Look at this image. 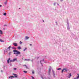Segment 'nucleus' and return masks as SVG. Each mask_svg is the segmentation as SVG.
<instances>
[{"mask_svg": "<svg viewBox=\"0 0 79 79\" xmlns=\"http://www.w3.org/2000/svg\"><path fill=\"white\" fill-rule=\"evenodd\" d=\"M13 52H15L14 53V54H15L16 56H18V55H21V52L19 51H18L16 50H14Z\"/></svg>", "mask_w": 79, "mask_h": 79, "instance_id": "obj_1", "label": "nucleus"}, {"mask_svg": "<svg viewBox=\"0 0 79 79\" xmlns=\"http://www.w3.org/2000/svg\"><path fill=\"white\" fill-rule=\"evenodd\" d=\"M64 70H65L64 72H66V71H67V70L66 69H63L61 71L62 73H63Z\"/></svg>", "mask_w": 79, "mask_h": 79, "instance_id": "obj_2", "label": "nucleus"}, {"mask_svg": "<svg viewBox=\"0 0 79 79\" xmlns=\"http://www.w3.org/2000/svg\"><path fill=\"white\" fill-rule=\"evenodd\" d=\"M51 71V69L50 68H49L48 70V74L49 75H50V72Z\"/></svg>", "mask_w": 79, "mask_h": 79, "instance_id": "obj_3", "label": "nucleus"}, {"mask_svg": "<svg viewBox=\"0 0 79 79\" xmlns=\"http://www.w3.org/2000/svg\"><path fill=\"white\" fill-rule=\"evenodd\" d=\"M15 61H17V58H15L13 59V62H14Z\"/></svg>", "mask_w": 79, "mask_h": 79, "instance_id": "obj_4", "label": "nucleus"}, {"mask_svg": "<svg viewBox=\"0 0 79 79\" xmlns=\"http://www.w3.org/2000/svg\"><path fill=\"white\" fill-rule=\"evenodd\" d=\"M13 75H14L15 77H18V75L16 74H13Z\"/></svg>", "mask_w": 79, "mask_h": 79, "instance_id": "obj_5", "label": "nucleus"}, {"mask_svg": "<svg viewBox=\"0 0 79 79\" xmlns=\"http://www.w3.org/2000/svg\"><path fill=\"white\" fill-rule=\"evenodd\" d=\"M10 58H9L8 60H7V63L8 64L10 63Z\"/></svg>", "mask_w": 79, "mask_h": 79, "instance_id": "obj_6", "label": "nucleus"}, {"mask_svg": "<svg viewBox=\"0 0 79 79\" xmlns=\"http://www.w3.org/2000/svg\"><path fill=\"white\" fill-rule=\"evenodd\" d=\"M13 45H14V46H18V44H17V43H13Z\"/></svg>", "mask_w": 79, "mask_h": 79, "instance_id": "obj_7", "label": "nucleus"}, {"mask_svg": "<svg viewBox=\"0 0 79 79\" xmlns=\"http://www.w3.org/2000/svg\"><path fill=\"white\" fill-rule=\"evenodd\" d=\"M10 78H14V76H12L10 77H9V78H8V79H10Z\"/></svg>", "mask_w": 79, "mask_h": 79, "instance_id": "obj_8", "label": "nucleus"}, {"mask_svg": "<svg viewBox=\"0 0 79 79\" xmlns=\"http://www.w3.org/2000/svg\"><path fill=\"white\" fill-rule=\"evenodd\" d=\"M77 75H78V76L77 77V78H74L75 79H79V74H77Z\"/></svg>", "mask_w": 79, "mask_h": 79, "instance_id": "obj_9", "label": "nucleus"}, {"mask_svg": "<svg viewBox=\"0 0 79 79\" xmlns=\"http://www.w3.org/2000/svg\"><path fill=\"white\" fill-rule=\"evenodd\" d=\"M18 50H21V48L20 46H19L18 47Z\"/></svg>", "mask_w": 79, "mask_h": 79, "instance_id": "obj_10", "label": "nucleus"}, {"mask_svg": "<svg viewBox=\"0 0 79 79\" xmlns=\"http://www.w3.org/2000/svg\"><path fill=\"white\" fill-rule=\"evenodd\" d=\"M25 38L26 39H29V37H28L27 36H25Z\"/></svg>", "mask_w": 79, "mask_h": 79, "instance_id": "obj_11", "label": "nucleus"}, {"mask_svg": "<svg viewBox=\"0 0 79 79\" xmlns=\"http://www.w3.org/2000/svg\"><path fill=\"white\" fill-rule=\"evenodd\" d=\"M26 50H27V48H25V49H23V51H26Z\"/></svg>", "mask_w": 79, "mask_h": 79, "instance_id": "obj_12", "label": "nucleus"}, {"mask_svg": "<svg viewBox=\"0 0 79 79\" xmlns=\"http://www.w3.org/2000/svg\"><path fill=\"white\" fill-rule=\"evenodd\" d=\"M10 48H11V46H10L9 47H8L7 49H9V50H10Z\"/></svg>", "mask_w": 79, "mask_h": 79, "instance_id": "obj_13", "label": "nucleus"}, {"mask_svg": "<svg viewBox=\"0 0 79 79\" xmlns=\"http://www.w3.org/2000/svg\"><path fill=\"white\" fill-rule=\"evenodd\" d=\"M23 71L24 73H27V72L26 71Z\"/></svg>", "mask_w": 79, "mask_h": 79, "instance_id": "obj_14", "label": "nucleus"}, {"mask_svg": "<svg viewBox=\"0 0 79 79\" xmlns=\"http://www.w3.org/2000/svg\"><path fill=\"white\" fill-rule=\"evenodd\" d=\"M70 77H69V78L71 76V73H70L69 74Z\"/></svg>", "mask_w": 79, "mask_h": 79, "instance_id": "obj_15", "label": "nucleus"}, {"mask_svg": "<svg viewBox=\"0 0 79 79\" xmlns=\"http://www.w3.org/2000/svg\"><path fill=\"white\" fill-rule=\"evenodd\" d=\"M0 34H2V31H1V30H0Z\"/></svg>", "mask_w": 79, "mask_h": 79, "instance_id": "obj_16", "label": "nucleus"}, {"mask_svg": "<svg viewBox=\"0 0 79 79\" xmlns=\"http://www.w3.org/2000/svg\"><path fill=\"white\" fill-rule=\"evenodd\" d=\"M3 15H4V16H6V13H4L3 14Z\"/></svg>", "mask_w": 79, "mask_h": 79, "instance_id": "obj_17", "label": "nucleus"}, {"mask_svg": "<svg viewBox=\"0 0 79 79\" xmlns=\"http://www.w3.org/2000/svg\"><path fill=\"white\" fill-rule=\"evenodd\" d=\"M61 68H59L57 69V70H61Z\"/></svg>", "mask_w": 79, "mask_h": 79, "instance_id": "obj_18", "label": "nucleus"}, {"mask_svg": "<svg viewBox=\"0 0 79 79\" xmlns=\"http://www.w3.org/2000/svg\"><path fill=\"white\" fill-rule=\"evenodd\" d=\"M25 61H29V60H30L28 59V60H27V59H25Z\"/></svg>", "mask_w": 79, "mask_h": 79, "instance_id": "obj_19", "label": "nucleus"}, {"mask_svg": "<svg viewBox=\"0 0 79 79\" xmlns=\"http://www.w3.org/2000/svg\"><path fill=\"white\" fill-rule=\"evenodd\" d=\"M23 42H22L21 41H20V42H19V43L20 44H22Z\"/></svg>", "mask_w": 79, "mask_h": 79, "instance_id": "obj_20", "label": "nucleus"}, {"mask_svg": "<svg viewBox=\"0 0 79 79\" xmlns=\"http://www.w3.org/2000/svg\"><path fill=\"white\" fill-rule=\"evenodd\" d=\"M24 66L26 67V68L27 69V66H26V65H25Z\"/></svg>", "mask_w": 79, "mask_h": 79, "instance_id": "obj_21", "label": "nucleus"}, {"mask_svg": "<svg viewBox=\"0 0 79 79\" xmlns=\"http://www.w3.org/2000/svg\"><path fill=\"white\" fill-rule=\"evenodd\" d=\"M32 74H34V71H32Z\"/></svg>", "mask_w": 79, "mask_h": 79, "instance_id": "obj_22", "label": "nucleus"}, {"mask_svg": "<svg viewBox=\"0 0 79 79\" xmlns=\"http://www.w3.org/2000/svg\"><path fill=\"white\" fill-rule=\"evenodd\" d=\"M0 41L1 42H3V40H2V39H0Z\"/></svg>", "mask_w": 79, "mask_h": 79, "instance_id": "obj_23", "label": "nucleus"}, {"mask_svg": "<svg viewBox=\"0 0 79 79\" xmlns=\"http://www.w3.org/2000/svg\"><path fill=\"white\" fill-rule=\"evenodd\" d=\"M10 62H13V60H10Z\"/></svg>", "mask_w": 79, "mask_h": 79, "instance_id": "obj_24", "label": "nucleus"}, {"mask_svg": "<svg viewBox=\"0 0 79 79\" xmlns=\"http://www.w3.org/2000/svg\"><path fill=\"white\" fill-rule=\"evenodd\" d=\"M14 70H16V68H14Z\"/></svg>", "mask_w": 79, "mask_h": 79, "instance_id": "obj_25", "label": "nucleus"}, {"mask_svg": "<svg viewBox=\"0 0 79 79\" xmlns=\"http://www.w3.org/2000/svg\"><path fill=\"white\" fill-rule=\"evenodd\" d=\"M32 77V79H34V77Z\"/></svg>", "mask_w": 79, "mask_h": 79, "instance_id": "obj_26", "label": "nucleus"}, {"mask_svg": "<svg viewBox=\"0 0 79 79\" xmlns=\"http://www.w3.org/2000/svg\"><path fill=\"white\" fill-rule=\"evenodd\" d=\"M2 6L1 5H0V7H2Z\"/></svg>", "mask_w": 79, "mask_h": 79, "instance_id": "obj_27", "label": "nucleus"}, {"mask_svg": "<svg viewBox=\"0 0 79 79\" xmlns=\"http://www.w3.org/2000/svg\"><path fill=\"white\" fill-rule=\"evenodd\" d=\"M30 46L32 45V44H30Z\"/></svg>", "mask_w": 79, "mask_h": 79, "instance_id": "obj_28", "label": "nucleus"}, {"mask_svg": "<svg viewBox=\"0 0 79 79\" xmlns=\"http://www.w3.org/2000/svg\"><path fill=\"white\" fill-rule=\"evenodd\" d=\"M6 26V25H5L4 26Z\"/></svg>", "mask_w": 79, "mask_h": 79, "instance_id": "obj_29", "label": "nucleus"}, {"mask_svg": "<svg viewBox=\"0 0 79 79\" xmlns=\"http://www.w3.org/2000/svg\"><path fill=\"white\" fill-rule=\"evenodd\" d=\"M61 1L62 2V1H63V0H61Z\"/></svg>", "mask_w": 79, "mask_h": 79, "instance_id": "obj_30", "label": "nucleus"}, {"mask_svg": "<svg viewBox=\"0 0 79 79\" xmlns=\"http://www.w3.org/2000/svg\"><path fill=\"white\" fill-rule=\"evenodd\" d=\"M43 22H44V20H43Z\"/></svg>", "mask_w": 79, "mask_h": 79, "instance_id": "obj_31", "label": "nucleus"}, {"mask_svg": "<svg viewBox=\"0 0 79 79\" xmlns=\"http://www.w3.org/2000/svg\"><path fill=\"white\" fill-rule=\"evenodd\" d=\"M40 63H41V61H40Z\"/></svg>", "mask_w": 79, "mask_h": 79, "instance_id": "obj_32", "label": "nucleus"}]
</instances>
